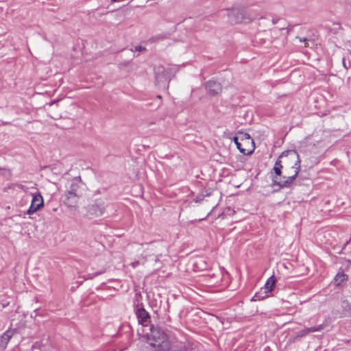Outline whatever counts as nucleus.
<instances>
[{"mask_svg": "<svg viewBox=\"0 0 351 351\" xmlns=\"http://www.w3.org/2000/svg\"><path fill=\"white\" fill-rule=\"evenodd\" d=\"M147 336L149 345L158 348L161 351H190L188 343L179 340L173 334L165 331L160 326L152 325Z\"/></svg>", "mask_w": 351, "mask_h": 351, "instance_id": "obj_1", "label": "nucleus"}, {"mask_svg": "<svg viewBox=\"0 0 351 351\" xmlns=\"http://www.w3.org/2000/svg\"><path fill=\"white\" fill-rule=\"evenodd\" d=\"M281 158L285 171L292 170L295 171L300 170V158L298 153L295 149H290L283 152L281 154Z\"/></svg>", "mask_w": 351, "mask_h": 351, "instance_id": "obj_2", "label": "nucleus"}, {"mask_svg": "<svg viewBox=\"0 0 351 351\" xmlns=\"http://www.w3.org/2000/svg\"><path fill=\"white\" fill-rule=\"evenodd\" d=\"M228 16L232 23H247L253 20L244 8H233L228 12Z\"/></svg>", "mask_w": 351, "mask_h": 351, "instance_id": "obj_3", "label": "nucleus"}, {"mask_svg": "<svg viewBox=\"0 0 351 351\" xmlns=\"http://www.w3.org/2000/svg\"><path fill=\"white\" fill-rule=\"evenodd\" d=\"M241 137L237 149L244 155L251 154L254 150V140L247 133L241 132Z\"/></svg>", "mask_w": 351, "mask_h": 351, "instance_id": "obj_4", "label": "nucleus"}, {"mask_svg": "<svg viewBox=\"0 0 351 351\" xmlns=\"http://www.w3.org/2000/svg\"><path fill=\"white\" fill-rule=\"evenodd\" d=\"M106 202L105 199L99 198L89 204L87 207V213L93 217L101 216L106 210Z\"/></svg>", "mask_w": 351, "mask_h": 351, "instance_id": "obj_5", "label": "nucleus"}, {"mask_svg": "<svg viewBox=\"0 0 351 351\" xmlns=\"http://www.w3.org/2000/svg\"><path fill=\"white\" fill-rule=\"evenodd\" d=\"M300 171L295 170V171H293V174L289 176H283V178L285 180H278V178L276 176H274L272 178V186H278L280 189H285V188H291L292 186V184L297 178L298 173Z\"/></svg>", "mask_w": 351, "mask_h": 351, "instance_id": "obj_6", "label": "nucleus"}, {"mask_svg": "<svg viewBox=\"0 0 351 351\" xmlns=\"http://www.w3.org/2000/svg\"><path fill=\"white\" fill-rule=\"evenodd\" d=\"M31 205L27 211V215H32L40 210L44 206L43 196L40 193H32Z\"/></svg>", "mask_w": 351, "mask_h": 351, "instance_id": "obj_7", "label": "nucleus"}, {"mask_svg": "<svg viewBox=\"0 0 351 351\" xmlns=\"http://www.w3.org/2000/svg\"><path fill=\"white\" fill-rule=\"evenodd\" d=\"M276 280L274 276H271V277H269L267 279V280L265 285V287L262 289L265 290L264 291H265V295H260L261 293H256L255 295H254V297L252 298V300L257 301V300H261L267 298L269 296L267 293L272 291V290L274 289V287L276 285Z\"/></svg>", "mask_w": 351, "mask_h": 351, "instance_id": "obj_8", "label": "nucleus"}, {"mask_svg": "<svg viewBox=\"0 0 351 351\" xmlns=\"http://www.w3.org/2000/svg\"><path fill=\"white\" fill-rule=\"evenodd\" d=\"M135 314L140 324L145 326L150 322L149 313L141 305L137 304L135 307Z\"/></svg>", "mask_w": 351, "mask_h": 351, "instance_id": "obj_9", "label": "nucleus"}, {"mask_svg": "<svg viewBox=\"0 0 351 351\" xmlns=\"http://www.w3.org/2000/svg\"><path fill=\"white\" fill-rule=\"evenodd\" d=\"M205 88L207 93L212 95H218L222 90L221 85L219 82L214 80H209L205 84Z\"/></svg>", "mask_w": 351, "mask_h": 351, "instance_id": "obj_10", "label": "nucleus"}, {"mask_svg": "<svg viewBox=\"0 0 351 351\" xmlns=\"http://www.w3.org/2000/svg\"><path fill=\"white\" fill-rule=\"evenodd\" d=\"M15 332V329H8L5 332H4L1 336L0 339V348L2 349H5L8 344V342L12 337Z\"/></svg>", "mask_w": 351, "mask_h": 351, "instance_id": "obj_11", "label": "nucleus"}, {"mask_svg": "<svg viewBox=\"0 0 351 351\" xmlns=\"http://www.w3.org/2000/svg\"><path fill=\"white\" fill-rule=\"evenodd\" d=\"M79 195L77 193H66L64 203L68 207H75L77 204Z\"/></svg>", "mask_w": 351, "mask_h": 351, "instance_id": "obj_12", "label": "nucleus"}, {"mask_svg": "<svg viewBox=\"0 0 351 351\" xmlns=\"http://www.w3.org/2000/svg\"><path fill=\"white\" fill-rule=\"evenodd\" d=\"M81 178L80 176L75 177L69 182L67 193H77V190L81 184Z\"/></svg>", "mask_w": 351, "mask_h": 351, "instance_id": "obj_13", "label": "nucleus"}, {"mask_svg": "<svg viewBox=\"0 0 351 351\" xmlns=\"http://www.w3.org/2000/svg\"><path fill=\"white\" fill-rule=\"evenodd\" d=\"M348 279L347 274H344L343 271H339L334 278L336 286H340L344 282H346Z\"/></svg>", "mask_w": 351, "mask_h": 351, "instance_id": "obj_14", "label": "nucleus"}, {"mask_svg": "<svg viewBox=\"0 0 351 351\" xmlns=\"http://www.w3.org/2000/svg\"><path fill=\"white\" fill-rule=\"evenodd\" d=\"M324 326H325L324 324H322L317 325L316 326L308 328V330L309 331V333L313 332L321 331L324 328Z\"/></svg>", "mask_w": 351, "mask_h": 351, "instance_id": "obj_15", "label": "nucleus"}, {"mask_svg": "<svg viewBox=\"0 0 351 351\" xmlns=\"http://www.w3.org/2000/svg\"><path fill=\"white\" fill-rule=\"evenodd\" d=\"M308 333H309V331L308 330V328H304L303 330H301L298 331L296 333V337L302 338V337H304L306 335H307Z\"/></svg>", "mask_w": 351, "mask_h": 351, "instance_id": "obj_16", "label": "nucleus"}, {"mask_svg": "<svg viewBox=\"0 0 351 351\" xmlns=\"http://www.w3.org/2000/svg\"><path fill=\"white\" fill-rule=\"evenodd\" d=\"M282 158H281V154L279 156L278 158L276 161L274 167H278L281 169L284 168L283 162L282 161Z\"/></svg>", "mask_w": 351, "mask_h": 351, "instance_id": "obj_17", "label": "nucleus"}, {"mask_svg": "<svg viewBox=\"0 0 351 351\" xmlns=\"http://www.w3.org/2000/svg\"><path fill=\"white\" fill-rule=\"evenodd\" d=\"M273 170L276 174V177L277 178V176H280L281 174H282V169L280 167H274L273 168Z\"/></svg>", "mask_w": 351, "mask_h": 351, "instance_id": "obj_18", "label": "nucleus"}, {"mask_svg": "<svg viewBox=\"0 0 351 351\" xmlns=\"http://www.w3.org/2000/svg\"><path fill=\"white\" fill-rule=\"evenodd\" d=\"M241 132L239 133V134L237 136H234L233 138V141H234V143L236 144V145H238V143H239V141L241 140Z\"/></svg>", "mask_w": 351, "mask_h": 351, "instance_id": "obj_19", "label": "nucleus"}, {"mask_svg": "<svg viewBox=\"0 0 351 351\" xmlns=\"http://www.w3.org/2000/svg\"><path fill=\"white\" fill-rule=\"evenodd\" d=\"M144 50H145V48L142 47V46H141V45H138V46L135 47V51H136L141 52V51H144Z\"/></svg>", "mask_w": 351, "mask_h": 351, "instance_id": "obj_20", "label": "nucleus"}, {"mask_svg": "<svg viewBox=\"0 0 351 351\" xmlns=\"http://www.w3.org/2000/svg\"><path fill=\"white\" fill-rule=\"evenodd\" d=\"M139 264H140V262L138 261H136L132 263L131 265H132V267L136 268Z\"/></svg>", "mask_w": 351, "mask_h": 351, "instance_id": "obj_21", "label": "nucleus"}, {"mask_svg": "<svg viewBox=\"0 0 351 351\" xmlns=\"http://www.w3.org/2000/svg\"><path fill=\"white\" fill-rule=\"evenodd\" d=\"M342 62H343V65L344 68L347 69L348 67H347L346 64L345 62V59L344 58H343Z\"/></svg>", "mask_w": 351, "mask_h": 351, "instance_id": "obj_22", "label": "nucleus"}, {"mask_svg": "<svg viewBox=\"0 0 351 351\" xmlns=\"http://www.w3.org/2000/svg\"><path fill=\"white\" fill-rule=\"evenodd\" d=\"M287 171L288 176L293 174V171L292 170H287Z\"/></svg>", "mask_w": 351, "mask_h": 351, "instance_id": "obj_23", "label": "nucleus"}, {"mask_svg": "<svg viewBox=\"0 0 351 351\" xmlns=\"http://www.w3.org/2000/svg\"><path fill=\"white\" fill-rule=\"evenodd\" d=\"M154 243H157V244H159V245H162V243L160 242H160H154V243L151 242V244H154Z\"/></svg>", "mask_w": 351, "mask_h": 351, "instance_id": "obj_24", "label": "nucleus"}, {"mask_svg": "<svg viewBox=\"0 0 351 351\" xmlns=\"http://www.w3.org/2000/svg\"><path fill=\"white\" fill-rule=\"evenodd\" d=\"M202 199V198H199V197H197V198H196V200H195V201L197 202L201 201Z\"/></svg>", "mask_w": 351, "mask_h": 351, "instance_id": "obj_25", "label": "nucleus"}, {"mask_svg": "<svg viewBox=\"0 0 351 351\" xmlns=\"http://www.w3.org/2000/svg\"><path fill=\"white\" fill-rule=\"evenodd\" d=\"M300 41H304L306 43L307 41V39L304 38H303V40L300 39Z\"/></svg>", "mask_w": 351, "mask_h": 351, "instance_id": "obj_26", "label": "nucleus"}, {"mask_svg": "<svg viewBox=\"0 0 351 351\" xmlns=\"http://www.w3.org/2000/svg\"><path fill=\"white\" fill-rule=\"evenodd\" d=\"M93 276H90L89 274H88V276L87 278H86V279H88V278H92Z\"/></svg>", "mask_w": 351, "mask_h": 351, "instance_id": "obj_27", "label": "nucleus"}, {"mask_svg": "<svg viewBox=\"0 0 351 351\" xmlns=\"http://www.w3.org/2000/svg\"><path fill=\"white\" fill-rule=\"evenodd\" d=\"M101 273H97L96 274H95L94 276H97L99 274H100Z\"/></svg>", "mask_w": 351, "mask_h": 351, "instance_id": "obj_28", "label": "nucleus"}, {"mask_svg": "<svg viewBox=\"0 0 351 351\" xmlns=\"http://www.w3.org/2000/svg\"><path fill=\"white\" fill-rule=\"evenodd\" d=\"M0 170H1V168L0 167Z\"/></svg>", "mask_w": 351, "mask_h": 351, "instance_id": "obj_29", "label": "nucleus"}]
</instances>
